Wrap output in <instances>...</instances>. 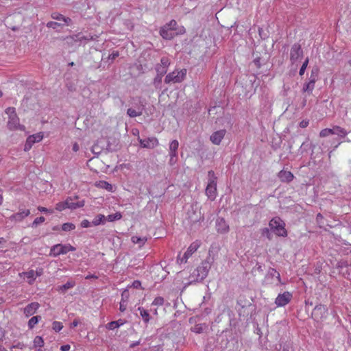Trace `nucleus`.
<instances>
[{
  "label": "nucleus",
  "instance_id": "obj_59",
  "mask_svg": "<svg viewBox=\"0 0 351 351\" xmlns=\"http://www.w3.org/2000/svg\"><path fill=\"white\" fill-rule=\"evenodd\" d=\"M177 73L179 74L180 75V77H182V82L184 80V77L186 75V69H182L180 71H177Z\"/></svg>",
  "mask_w": 351,
  "mask_h": 351
},
{
  "label": "nucleus",
  "instance_id": "obj_7",
  "mask_svg": "<svg viewBox=\"0 0 351 351\" xmlns=\"http://www.w3.org/2000/svg\"><path fill=\"white\" fill-rule=\"evenodd\" d=\"M303 57V51L301 45L298 43H295L292 45L290 51V60L294 64L298 60Z\"/></svg>",
  "mask_w": 351,
  "mask_h": 351
},
{
  "label": "nucleus",
  "instance_id": "obj_40",
  "mask_svg": "<svg viewBox=\"0 0 351 351\" xmlns=\"http://www.w3.org/2000/svg\"><path fill=\"white\" fill-rule=\"evenodd\" d=\"M261 233L263 237L267 238L269 240H271L272 234L268 228H264L261 229Z\"/></svg>",
  "mask_w": 351,
  "mask_h": 351
},
{
  "label": "nucleus",
  "instance_id": "obj_5",
  "mask_svg": "<svg viewBox=\"0 0 351 351\" xmlns=\"http://www.w3.org/2000/svg\"><path fill=\"white\" fill-rule=\"evenodd\" d=\"M75 248L71 245L57 244L51 247L50 254L53 256H58L60 254H66L69 252L75 251Z\"/></svg>",
  "mask_w": 351,
  "mask_h": 351
},
{
  "label": "nucleus",
  "instance_id": "obj_24",
  "mask_svg": "<svg viewBox=\"0 0 351 351\" xmlns=\"http://www.w3.org/2000/svg\"><path fill=\"white\" fill-rule=\"evenodd\" d=\"M119 149L118 141L115 138H109L107 141L106 149L108 152H115Z\"/></svg>",
  "mask_w": 351,
  "mask_h": 351
},
{
  "label": "nucleus",
  "instance_id": "obj_50",
  "mask_svg": "<svg viewBox=\"0 0 351 351\" xmlns=\"http://www.w3.org/2000/svg\"><path fill=\"white\" fill-rule=\"evenodd\" d=\"M165 26H168V27H171V29L173 31H176V27L177 25V22L175 20H171L169 23L165 25Z\"/></svg>",
  "mask_w": 351,
  "mask_h": 351
},
{
  "label": "nucleus",
  "instance_id": "obj_17",
  "mask_svg": "<svg viewBox=\"0 0 351 351\" xmlns=\"http://www.w3.org/2000/svg\"><path fill=\"white\" fill-rule=\"evenodd\" d=\"M182 82V77H180L179 74L177 73V71H174L167 74L165 79L166 84L170 83H180Z\"/></svg>",
  "mask_w": 351,
  "mask_h": 351
},
{
  "label": "nucleus",
  "instance_id": "obj_2",
  "mask_svg": "<svg viewBox=\"0 0 351 351\" xmlns=\"http://www.w3.org/2000/svg\"><path fill=\"white\" fill-rule=\"evenodd\" d=\"M208 179L206 194L210 200L213 201L217 196V177L213 170L208 172Z\"/></svg>",
  "mask_w": 351,
  "mask_h": 351
},
{
  "label": "nucleus",
  "instance_id": "obj_57",
  "mask_svg": "<svg viewBox=\"0 0 351 351\" xmlns=\"http://www.w3.org/2000/svg\"><path fill=\"white\" fill-rule=\"evenodd\" d=\"M92 223V222L90 223V221H88V220L86 219H84L82 222H81V226L82 228H88L90 226V224Z\"/></svg>",
  "mask_w": 351,
  "mask_h": 351
},
{
  "label": "nucleus",
  "instance_id": "obj_51",
  "mask_svg": "<svg viewBox=\"0 0 351 351\" xmlns=\"http://www.w3.org/2000/svg\"><path fill=\"white\" fill-rule=\"evenodd\" d=\"M203 330V326L202 324H196L193 328V331L196 333H202Z\"/></svg>",
  "mask_w": 351,
  "mask_h": 351
},
{
  "label": "nucleus",
  "instance_id": "obj_14",
  "mask_svg": "<svg viewBox=\"0 0 351 351\" xmlns=\"http://www.w3.org/2000/svg\"><path fill=\"white\" fill-rule=\"evenodd\" d=\"M43 138V134L41 133H37L33 135L29 136L26 141V143L25 144L24 150L25 152L29 151L32 145L36 143L40 142Z\"/></svg>",
  "mask_w": 351,
  "mask_h": 351
},
{
  "label": "nucleus",
  "instance_id": "obj_47",
  "mask_svg": "<svg viewBox=\"0 0 351 351\" xmlns=\"http://www.w3.org/2000/svg\"><path fill=\"white\" fill-rule=\"evenodd\" d=\"M308 58H307L304 62H303L300 69V71H299V74L300 75H303L304 72H305V70L308 66Z\"/></svg>",
  "mask_w": 351,
  "mask_h": 351
},
{
  "label": "nucleus",
  "instance_id": "obj_30",
  "mask_svg": "<svg viewBox=\"0 0 351 351\" xmlns=\"http://www.w3.org/2000/svg\"><path fill=\"white\" fill-rule=\"evenodd\" d=\"M106 220V217L104 215L99 214L97 215L92 221V224L93 226H98L101 223H104Z\"/></svg>",
  "mask_w": 351,
  "mask_h": 351
},
{
  "label": "nucleus",
  "instance_id": "obj_9",
  "mask_svg": "<svg viewBox=\"0 0 351 351\" xmlns=\"http://www.w3.org/2000/svg\"><path fill=\"white\" fill-rule=\"evenodd\" d=\"M178 147L179 143L177 140H173L169 144V164L171 165H174L177 161Z\"/></svg>",
  "mask_w": 351,
  "mask_h": 351
},
{
  "label": "nucleus",
  "instance_id": "obj_20",
  "mask_svg": "<svg viewBox=\"0 0 351 351\" xmlns=\"http://www.w3.org/2000/svg\"><path fill=\"white\" fill-rule=\"evenodd\" d=\"M64 204H66V206L67 208L71 209H75L77 208H80L84 206V201L82 202H74V200L72 199V197H68L64 201Z\"/></svg>",
  "mask_w": 351,
  "mask_h": 351
},
{
  "label": "nucleus",
  "instance_id": "obj_3",
  "mask_svg": "<svg viewBox=\"0 0 351 351\" xmlns=\"http://www.w3.org/2000/svg\"><path fill=\"white\" fill-rule=\"evenodd\" d=\"M269 226L276 235L283 237L287 236L285 223L279 217L271 219L269 223Z\"/></svg>",
  "mask_w": 351,
  "mask_h": 351
},
{
  "label": "nucleus",
  "instance_id": "obj_37",
  "mask_svg": "<svg viewBox=\"0 0 351 351\" xmlns=\"http://www.w3.org/2000/svg\"><path fill=\"white\" fill-rule=\"evenodd\" d=\"M97 186H98L100 188L105 189L108 191H112V186L110 183L106 181H100Z\"/></svg>",
  "mask_w": 351,
  "mask_h": 351
},
{
  "label": "nucleus",
  "instance_id": "obj_56",
  "mask_svg": "<svg viewBox=\"0 0 351 351\" xmlns=\"http://www.w3.org/2000/svg\"><path fill=\"white\" fill-rule=\"evenodd\" d=\"M121 298V300H125V302L127 301L129 298V292L128 290L125 289L122 292Z\"/></svg>",
  "mask_w": 351,
  "mask_h": 351
},
{
  "label": "nucleus",
  "instance_id": "obj_53",
  "mask_svg": "<svg viewBox=\"0 0 351 351\" xmlns=\"http://www.w3.org/2000/svg\"><path fill=\"white\" fill-rule=\"evenodd\" d=\"M65 208H67L66 206V204H64V202H59L56 206V209L59 211H62L64 210Z\"/></svg>",
  "mask_w": 351,
  "mask_h": 351
},
{
  "label": "nucleus",
  "instance_id": "obj_16",
  "mask_svg": "<svg viewBox=\"0 0 351 351\" xmlns=\"http://www.w3.org/2000/svg\"><path fill=\"white\" fill-rule=\"evenodd\" d=\"M8 119H9L7 125L10 130H14L16 129L21 130L22 128H23V126H21L19 124V119L17 114L12 115V117H9Z\"/></svg>",
  "mask_w": 351,
  "mask_h": 351
},
{
  "label": "nucleus",
  "instance_id": "obj_12",
  "mask_svg": "<svg viewBox=\"0 0 351 351\" xmlns=\"http://www.w3.org/2000/svg\"><path fill=\"white\" fill-rule=\"evenodd\" d=\"M292 294L289 291L280 293L275 300V304L277 306H285L292 298Z\"/></svg>",
  "mask_w": 351,
  "mask_h": 351
},
{
  "label": "nucleus",
  "instance_id": "obj_22",
  "mask_svg": "<svg viewBox=\"0 0 351 351\" xmlns=\"http://www.w3.org/2000/svg\"><path fill=\"white\" fill-rule=\"evenodd\" d=\"M106 142L103 139L97 140V142L92 146V152L94 154L99 155L103 150V147Z\"/></svg>",
  "mask_w": 351,
  "mask_h": 351
},
{
  "label": "nucleus",
  "instance_id": "obj_60",
  "mask_svg": "<svg viewBox=\"0 0 351 351\" xmlns=\"http://www.w3.org/2000/svg\"><path fill=\"white\" fill-rule=\"evenodd\" d=\"M308 125V121H307V120H302L300 123V127L302 128H306Z\"/></svg>",
  "mask_w": 351,
  "mask_h": 351
},
{
  "label": "nucleus",
  "instance_id": "obj_11",
  "mask_svg": "<svg viewBox=\"0 0 351 351\" xmlns=\"http://www.w3.org/2000/svg\"><path fill=\"white\" fill-rule=\"evenodd\" d=\"M327 311L328 309L326 306L322 304L317 305L312 312V317L315 320L319 321L326 316Z\"/></svg>",
  "mask_w": 351,
  "mask_h": 351
},
{
  "label": "nucleus",
  "instance_id": "obj_36",
  "mask_svg": "<svg viewBox=\"0 0 351 351\" xmlns=\"http://www.w3.org/2000/svg\"><path fill=\"white\" fill-rule=\"evenodd\" d=\"M143 112L142 110H136L132 108H128L127 110V114L130 117H136L138 116H141Z\"/></svg>",
  "mask_w": 351,
  "mask_h": 351
},
{
  "label": "nucleus",
  "instance_id": "obj_34",
  "mask_svg": "<svg viewBox=\"0 0 351 351\" xmlns=\"http://www.w3.org/2000/svg\"><path fill=\"white\" fill-rule=\"evenodd\" d=\"M75 283L74 281H68L64 285L60 286L58 287V291L62 292H65L66 290L73 288L75 286Z\"/></svg>",
  "mask_w": 351,
  "mask_h": 351
},
{
  "label": "nucleus",
  "instance_id": "obj_54",
  "mask_svg": "<svg viewBox=\"0 0 351 351\" xmlns=\"http://www.w3.org/2000/svg\"><path fill=\"white\" fill-rule=\"evenodd\" d=\"M341 141H339L338 138H333L331 141V146H332L335 149L341 144Z\"/></svg>",
  "mask_w": 351,
  "mask_h": 351
},
{
  "label": "nucleus",
  "instance_id": "obj_43",
  "mask_svg": "<svg viewBox=\"0 0 351 351\" xmlns=\"http://www.w3.org/2000/svg\"><path fill=\"white\" fill-rule=\"evenodd\" d=\"M121 217H122V215H121V213L117 212L114 214L109 215L107 217V219L108 221H114L120 219Z\"/></svg>",
  "mask_w": 351,
  "mask_h": 351
},
{
  "label": "nucleus",
  "instance_id": "obj_35",
  "mask_svg": "<svg viewBox=\"0 0 351 351\" xmlns=\"http://www.w3.org/2000/svg\"><path fill=\"white\" fill-rule=\"evenodd\" d=\"M23 274L29 279L28 282L29 284H32L36 278L35 271L34 270H29L27 272H24Z\"/></svg>",
  "mask_w": 351,
  "mask_h": 351
},
{
  "label": "nucleus",
  "instance_id": "obj_55",
  "mask_svg": "<svg viewBox=\"0 0 351 351\" xmlns=\"http://www.w3.org/2000/svg\"><path fill=\"white\" fill-rule=\"evenodd\" d=\"M75 41L82 42V40H88L84 36H83L80 34L75 35Z\"/></svg>",
  "mask_w": 351,
  "mask_h": 351
},
{
  "label": "nucleus",
  "instance_id": "obj_8",
  "mask_svg": "<svg viewBox=\"0 0 351 351\" xmlns=\"http://www.w3.org/2000/svg\"><path fill=\"white\" fill-rule=\"evenodd\" d=\"M184 32L185 31L182 27V29L180 30L179 34H183ZM178 34V32L173 31L171 29V27H168V26L164 25L160 29V35L165 40H171Z\"/></svg>",
  "mask_w": 351,
  "mask_h": 351
},
{
  "label": "nucleus",
  "instance_id": "obj_33",
  "mask_svg": "<svg viewBox=\"0 0 351 351\" xmlns=\"http://www.w3.org/2000/svg\"><path fill=\"white\" fill-rule=\"evenodd\" d=\"M41 319L40 315H36L32 317L29 321H28V327L29 329H32L36 324H38V322Z\"/></svg>",
  "mask_w": 351,
  "mask_h": 351
},
{
  "label": "nucleus",
  "instance_id": "obj_42",
  "mask_svg": "<svg viewBox=\"0 0 351 351\" xmlns=\"http://www.w3.org/2000/svg\"><path fill=\"white\" fill-rule=\"evenodd\" d=\"M131 239L134 243H138L140 245V246L144 245L147 240L146 238H145V237H132Z\"/></svg>",
  "mask_w": 351,
  "mask_h": 351
},
{
  "label": "nucleus",
  "instance_id": "obj_15",
  "mask_svg": "<svg viewBox=\"0 0 351 351\" xmlns=\"http://www.w3.org/2000/svg\"><path fill=\"white\" fill-rule=\"evenodd\" d=\"M226 134V130H220L213 132L210 136V141L215 145H219L221 140L223 138Z\"/></svg>",
  "mask_w": 351,
  "mask_h": 351
},
{
  "label": "nucleus",
  "instance_id": "obj_4",
  "mask_svg": "<svg viewBox=\"0 0 351 351\" xmlns=\"http://www.w3.org/2000/svg\"><path fill=\"white\" fill-rule=\"evenodd\" d=\"M347 131L338 125H335L332 128H325L320 131L319 137L326 138L330 135H337L339 138H344L347 136Z\"/></svg>",
  "mask_w": 351,
  "mask_h": 351
},
{
  "label": "nucleus",
  "instance_id": "obj_13",
  "mask_svg": "<svg viewBox=\"0 0 351 351\" xmlns=\"http://www.w3.org/2000/svg\"><path fill=\"white\" fill-rule=\"evenodd\" d=\"M141 147L143 148L153 149L159 144L158 140L156 137L147 138L145 139L138 138Z\"/></svg>",
  "mask_w": 351,
  "mask_h": 351
},
{
  "label": "nucleus",
  "instance_id": "obj_61",
  "mask_svg": "<svg viewBox=\"0 0 351 351\" xmlns=\"http://www.w3.org/2000/svg\"><path fill=\"white\" fill-rule=\"evenodd\" d=\"M71 347L69 344L63 345L60 347L61 351H69Z\"/></svg>",
  "mask_w": 351,
  "mask_h": 351
},
{
  "label": "nucleus",
  "instance_id": "obj_52",
  "mask_svg": "<svg viewBox=\"0 0 351 351\" xmlns=\"http://www.w3.org/2000/svg\"><path fill=\"white\" fill-rule=\"evenodd\" d=\"M119 56V53L117 51H112V53L109 54L107 59L113 61Z\"/></svg>",
  "mask_w": 351,
  "mask_h": 351
},
{
  "label": "nucleus",
  "instance_id": "obj_1",
  "mask_svg": "<svg viewBox=\"0 0 351 351\" xmlns=\"http://www.w3.org/2000/svg\"><path fill=\"white\" fill-rule=\"evenodd\" d=\"M213 262L214 258L209 254L206 258L202 263L201 265L197 267L193 273V276H195L197 281H202L206 278Z\"/></svg>",
  "mask_w": 351,
  "mask_h": 351
},
{
  "label": "nucleus",
  "instance_id": "obj_63",
  "mask_svg": "<svg viewBox=\"0 0 351 351\" xmlns=\"http://www.w3.org/2000/svg\"><path fill=\"white\" fill-rule=\"evenodd\" d=\"M72 149H73V150L74 152H77L79 150V149H80L78 144L77 143H75L73 145V148Z\"/></svg>",
  "mask_w": 351,
  "mask_h": 351
},
{
  "label": "nucleus",
  "instance_id": "obj_58",
  "mask_svg": "<svg viewBox=\"0 0 351 351\" xmlns=\"http://www.w3.org/2000/svg\"><path fill=\"white\" fill-rule=\"evenodd\" d=\"M125 300H121L120 302V307H119V309L121 311L123 312L125 311L126 309V304H125Z\"/></svg>",
  "mask_w": 351,
  "mask_h": 351
},
{
  "label": "nucleus",
  "instance_id": "obj_44",
  "mask_svg": "<svg viewBox=\"0 0 351 351\" xmlns=\"http://www.w3.org/2000/svg\"><path fill=\"white\" fill-rule=\"evenodd\" d=\"M75 228V225L72 223H64L62 226V229L64 231H70L74 230Z\"/></svg>",
  "mask_w": 351,
  "mask_h": 351
},
{
  "label": "nucleus",
  "instance_id": "obj_64",
  "mask_svg": "<svg viewBox=\"0 0 351 351\" xmlns=\"http://www.w3.org/2000/svg\"><path fill=\"white\" fill-rule=\"evenodd\" d=\"M140 343H141L140 341H135V342H133L132 343H131L130 347L131 348H134L136 346H138Z\"/></svg>",
  "mask_w": 351,
  "mask_h": 351
},
{
  "label": "nucleus",
  "instance_id": "obj_26",
  "mask_svg": "<svg viewBox=\"0 0 351 351\" xmlns=\"http://www.w3.org/2000/svg\"><path fill=\"white\" fill-rule=\"evenodd\" d=\"M315 82H316L315 81H313V80L309 79L308 82L304 84L303 88H302V91L307 92L309 94H311L315 88Z\"/></svg>",
  "mask_w": 351,
  "mask_h": 351
},
{
  "label": "nucleus",
  "instance_id": "obj_49",
  "mask_svg": "<svg viewBox=\"0 0 351 351\" xmlns=\"http://www.w3.org/2000/svg\"><path fill=\"white\" fill-rule=\"evenodd\" d=\"M5 113L8 115V118L12 117V115L16 114L15 108L14 107H8L5 110Z\"/></svg>",
  "mask_w": 351,
  "mask_h": 351
},
{
  "label": "nucleus",
  "instance_id": "obj_6",
  "mask_svg": "<svg viewBox=\"0 0 351 351\" xmlns=\"http://www.w3.org/2000/svg\"><path fill=\"white\" fill-rule=\"evenodd\" d=\"M199 243L198 241H195L192 243L190 246L188 247L187 250L185 252L182 257H180V255L178 256L177 262L180 264L186 263L187 262L188 258L195 252L199 247Z\"/></svg>",
  "mask_w": 351,
  "mask_h": 351
},
{
  "label": "nucleus",
  "instance_id": "obj_32",
  "mask_svg": "<svg viewBox=\"0 0 351 351\" xmlns=\"http://www.w3.org/2000/svg\"><path fill=\"white\" fill-rule=\"evenodd\" d=\"M164 75L156 74L153 81V85L156 89H161L162 79Z\"/></svg>",
  "mask_w": 351,
  "mask_h": 351
},
{
  "label": "nucleus",
  "instance_id": "obj_23",
  "mask_svg": "<svg viewBox=\"0 0 351 351\" xmlns=\"http://www.w3.org/2000/svg\"><path fill=\"white\" fill-rule=\"evenodd\" d=\"M30 214L29 210H23L19 213H16L12 215L10 217L12 220H15L16 221H22L25 217H27Z\"/></svg>",
  "mask_w": 351,
  "mask_h": 351
},
{
  "label": "nucleus",
  "instance_id": "obj_62",
  "mask_svg": "<svg viewBox=\"0 0 351 351\" xmlns=\"http://www.w3.org/2000/svg\"><path fill=\"white\" fill-rule=\"evenodd\" d=\"M86 279H97L98 277L95 274L88 275L85 277Z\"/></svg>",
  "mask_w": 351,
  "mask_h": 351
},
{
  "label": "nucleus",
  "instance_id": "obj_29",
  "mask_svg": "<svg viewBox=\"0 0 351 351\" xmlns=\"http://www.w3.org/2000/svg\"><path fill=\"white\" fill-rule=\"evenodd\" d=\"M315 146L309 143V139L307 138L306 141L303 142L300 147L299 151L301 154L306 152L309 148H313Z\"/></svg>",
  "mask_w": 351,
  "mask_h": 351
},
{
  "label": "nucleus",
  "instance_id": "obj_39",
  "mask_svg": "<svg viewBox=\"0 0 351 351\" xmlns=\"http://www.w3.org/2000/svg\"><path fill=\"white\" fill-rule=\"evenodd\" d=\"M44 346V341L43 338L40 336H36L34 339V346L39 348H42Z\"/></svg>",
  "mask_w": 351,
  "mask_h": 351
},
{
  "label": "nucleus",
  "instance_id": "obj_27",
  "mask_svg": "<svg viewBox=\"0 0 351 351\" xmlns=\"http://www.w3.org/2000/svg\"><path fill=\"white\" fill-rule=\"evenodd\" d=\"M125 322L123 319H119L117 321H112L107 324L106 328L108 330H114L122 326Z\"/></svg>",
  "mask_w": 351,
  "mask_h": 351
},
{
  "label": "nucleus",
  "instance_id": "obj_31",
  "mask_svg": "<svg viewBox=\"0 0 351 351\" xmlns=\"http://www.w3.org/2000/svg\"><path fill=\"white\" fill-rule=\"evenodd\" d=\"M267 276L271 277V278L276 276L278 280V283H281L280 275L279 272L277 271L274 268L269 269Z\"/></svg>",
  "mask_w": 351,
  "mask_h": 351
},
{
  "label": "nucleus",
  "instance_id": "obj_46",
  "mask_svg": "<svg viewBox=\"0 0 351 351\" xmlns=\"http://www.w3.org/2000/svg\"><path fill=\"white\" fill-rule=\"evenodd\" d=\"M63 328V325L61 322L55 321L53 322V329L56 332H59Z\"/></svg>",
  "mask_w": 351,
  "mask_h": 351
},
{
  "label": "nucleus",
  "instance_id": "obj_25",
  "mask_svg": "<svg viewBox=\"0 0 351 351\" xmlns=\"http://www.w3.org/2000/svg\"><path fill=\"white\" fill-rule=\"evenodd\" d=\"M51 17L53 19L58 21L60 23V21H63L64 22L63 24H64V25H69L71 22V19L70 18L65 17L62 14L57 13V12L53 13L51 14Z\"/></svg>",
  "mask_w": 351,
  "mask_h": 351
},
{
  "label": "nucleus",
  "instance_id": "obj_28",
  "mask_svg": "<svg viewBox=\"0 0 351 351\" xmlns=\"http://www.w3.org/2000/svg\"><path fill=\"white\" fill-rule=\"evenodd\" d=\"M138 311L140 313V315L142 317L143 322L147 324L150 319V315L149 312L143 307H138Z\"/></svg>",
  "mask_w": 351,
  "mask_h": 351
},
{
  "label": "nucleus",
  "instance_id": "obj_48",
  "mask_svg": "<svg viewBox=\"0 0 351 351\" xmlns=\"http://www.w3.org/2000/svg\"><path fill=\"white\" fill-rule=\"evenodd\" d=\"M45 220V218L44 217H39L34 219V221L32 223V226H37L38 224L44 222Z\"/></svg>",
  "mask_w": 351,
  "mask_h": 351
},
{
  "label": "nucleus",
  "instance_id": "obj_45",
  "mask_svg": "<svg viewBox=\"0 0 351 351\" xmlns=\"http://www.w3.org/2000/svg\"><path fill=\"white\" fill-rule=\"evenodd\" d=\"M164 304V298L162 297H157L153 301L152 306H162Z\"/></svg>",
  "mask_w": 351,
  "mask_h": 351
},
{
  "label": "nucleus",
  "instance_id": "obj_18",
  "mask_svg": "<svg viewBox=\"0 0 351 351\" xmlns=\"http://www.w3.org/2000/svg\"><path fill=\"white\" fill-rule=\"evenodd\" d=\"M278 177L283 182H290L294 178L293 174L291 171L285 170H281L278 173Z\"/></svg>",
  "mask_w": 351,
  "mask_h": 351
},
{
  "label": "nucleus",
  "instance_id": "obj_19",
  "mask_svg": "<svg viewBox=\"0 0 351 351\" xmlns=\"http://www.w3.org/2000/svg\"><path fill=\"white\" fill-rule=\"evenodd\" d=\"M38 307L39 304L38 302H32L24 308V314L26 317H29L36 312Z\"/></svg>",
  "mask_w": 351,
  "mask_h": 351
},
{
  "label": "nucleus",
  "instance_id": "obj_10",
  "mask_svg": "<svg viewBox=\"0 0 351 351\" xmlns=\"http://www.w3.org/2000/svg\"><path fill=\"white\" fill-rule=\"evenodd\" d=\"M170 65V60L167 57H162L160 59V62L155 66V70L159 75H165L167 72L169 66Z\"/></svg>",
  "mask_w": 351,
  "mask_h": 351
},
{
  "label": "nucleus",
  "instance_id": "obj_41",
  "mask_svg": "<svg viewBox=\"0 0 351 351\" xmlns=\"http://www.w3.org/2000/svg\"><path fill=\"white\" fill-rule=\"evenodd\" d=\"M319 69L317 67H313L311 70V73L309 79L317 81L318 80Z\"/></svg>",
  "mask_w": 351,
  "mask_h": 351
},
{
  "label": "nucleus",
  "instance_id": "obj_21",
  "mask_svg": "<svg viewBox=\"0 0 351 351\" xmlns=\"http://www.w3.org/2000/svg\"><path fill=\"white\" fill-rule=\"evenodd\" d=\"M216 226L217 231L220 233H226L229 230V226L223 218L217 220Z\"/></svg>",
  "mask_w": 351,
  "mask_h": 351
},
{
  "label": "nucleus",
  "instance_id": "obj_38",
  "mask_svg": "<svg viewBox=\"0 0 351 351\" xmlns=\"http://www.w3.org/2000/svg\"><path fill=\"white\" fill-rule=\"evenodd\" d=\"M64 25V24H62L60 22H55V21H49L47 24V27L49 28H53L54 29H58L60 27H62Z\"/></svg>",
  "mask_w": 351,
  "mask_h": 351
}]
</instances>
